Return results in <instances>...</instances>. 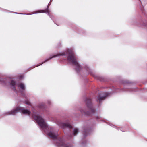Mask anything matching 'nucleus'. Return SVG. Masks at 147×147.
<instances>
[{"label":"nucleus","mask_w":147,"mask_h":147,"mask_svg":"<svg viewBox=\"0 0 147 147\" xmlns=\"http://www.w3.org/2000/svg\"><path fill=\"white\" fill-rule=\"evenodd\" d=\"M33 118L36 121L39 125L41 128L44 129L46 128L47 125L44 120L39 115H33Z\"/></svg>","instance_id":"1"},{"label":"nucleus","mask_w":147,"mask_h":147,"mask_svg":"<svg viewBox=\"0 0 147 147\" xmlns=\"http://www.w3.org/2000/svg\"><path fill=\"white\" fill-rule=\"evenodd\" d=\"M19 111L28 115H30V111L28 110L25 109L23 108L17 107L11 112H8L9 113L7 115H15Z\"/></svg>","instance_id":"2"},{"label":"nucleus","mask_w":147,"mask_h":147,"mask_svg":"<svg viewBox=\"0 0 147 147\" xmlns=\"http://www.w3.org/2000/svg\"><path fill=\"white\" fill-rule=\"evenodd\" d=\"M69 54L67 58L69 62L76 65L77 67H79V65L74 57L73 53L72 52H71L69 50Z\"/></svg>","instance_id":"3"},{"label":"nucleus","mask_w":147,"mask_h":147,"mask_svg":"<svg viewBox=\"0 0 147 147\" xmlns=\"http://www.w3.org/2000/svg\"><path fill=\"white\" fill-rule=\"evenodd\" d=\"M65 54L64 53V52H63V53H59V54H56V55H52V56H51V57H49L48 59H47L46 60H45L44 61V62L42 63L41 64H42L45 63V62H46L47 61H48L49 60L51 59L52 58H53L56 57H58V56H59V55H64ZM39 65L37 66H38Z\"/></svg>","instance_id":"4"},{"label":"nucleus","mask_w":147,"mask_h":147,"mask_svg":"<svg viewBox=\"0 0 147 147\" xmlns=\"http://www.w3.org/2000/svg\"><path fill=\"white\" fill-rule=\"evenodd\" d=\"M48 135L49 136L53 139H56L57 138V134H55L52 131H50L48 133Z\"/></svg>","instance_id":"5"},{"label":"nucleus","mask_w":147,"mask_h":147,"mask_svg":"<svg viewBox=\"0 0 147 147\" xmlns=\"http://www.w3.org/2000/svg\"><path fill=\"white\" fill-rule=\"evenodd\" d=\"M86 104H87V105L88 107H89L90 108H91V100L90 99H88V100H87V101H86Z\"/></svg>","instance_id":"6"},{"label":"nucleus","mask_w":147,"mask_h":147,"mask_svg":"<svg viewBox=\"0 0 147 147\" xmlns=\"http://www.w3.org/2000/svg\"><path fill=\"white\" fill-rule=\"evenodd\" d=\"M17 85L20 87L21 90H25V86L22 83H20L19 84Z\"/></svg>","instance_id":"7"},{"label":"nucleus","mask_w":147,"mask_h":147,"mask_svg":"<svg viewBox=\"0 0 147 147\" xmlns=\"http://www.w3.org/2000/svg\"><path fill=\"white\" fill-rule=\"evenodd\" d=\"M48 6L47 7V9L45 10H41L38 11L37 12L38 13H49V11L48 10Z\"/></svg>","instance_id":"8"},{"label":"nucleus","mask_w":147,"mask_h":147,"mask_svg":"<svg viewBox=\"0 0 147 147\" xmlns=\"http://www.w3.org/2000/svg\"><path fill=\"white\" fill-rule=\"evenodd\" d=\"M10 85L13 88L15 87V86L16 85L15 82L13 80H11V83L10 84Z\"/></svg>","instance_id":"9"},{"label":"nucleus","mask_w":147,"mask_h":147,"mask_svg":"<svg viewBox=\"0 0 147 147\" xmlns=\"http://www.w3.org/2000/svg\"><path fill=\"white\" fill-rule=\"evenodd\" d=\"M63 125L65 127L69 128H71L72 127L68 123H65L63 124Z\"/></svg>","instance_id":"10"},{"label":"nucleus","mask_w":147,"mask_h":147,"mask_svg":"<svg viewBox=\"0 0 147 147\" xmlns=\"http://www.w3.org/2000/svg\"><path fill=\"white\" fill-rule=\"evenodd\" d=\"M142 4H143V5H145L147 3V0H142V1H140Z\"/></svg>","instance_id":"11"},{"label":"nucleus","mask_w":147,"mask_h":147,"mask_svg":"<svg viewBox=\"0 0 147 147\" xmlns=\"http://www.w3.org/2000/svg\"><path fill=\"white\" fill-rule=\"evenodd\" d=\"M80 111L82 114H87L86 112L84 111V109H80Z\"/></svg>","instance_id":"12"},{"label":"nucleus","mask_w":147,"mask_h":147,"mask_svg":"<svg viewBox=\"0 0 147 147\" xmlns=\"http://www.w3.org/2000/svg\"><path fill=\"white\" fill-rule=\"evenodd\" d=\"M78 132V130L77 129H75L74 130V134L75 135H76Z\"/></svg>","instance_id":"13"},{"label":"nucleus","mask_w":147,"mask_h":147,"mask_svg":"<svg viewBox=\"0 0 147 147\" xmlns=\"http://www.w3.org/2000/svg\"><path fill=\"white\" fill-rule=\"evenodd\" d=\"M104 98H105V97H100V96H98V99L100 101L101 100H102L104 99Z\"/></svg>","instance_id":"14"},{"label":"nucleus","mask_w":147,"mask_h":147,"mask_svg":"<svg viewBox=\"0 0 147 147\" xmlns=\"http://www.w3.org/2000/svg\"><path fill=\"white\" fill-rule=\"evenodd\" d=\"M25 103L28 105H30V103L29 102V101H28L26 102Z\"/></svg>","instance_id":"15"},{"label":"nucleus","mask_w":147,"mask_h":147,"mask_svg":"<svg viewBox=\"0 0 147 147\" xmlns=\"http://www.w3.org/2000/svg\"><path fill=\"white\" fill-rule=\"evenodd\" d=\"M144 26H146V24H144Z\"/></svg>","instance_id":"16"},{"label":"nucleus","mask_w":147,"mask_h":147,"mask_svg":"<svg viewBox=\"0 0 147 147\" xmlns=\"http://www.w3.org/2000/svg\"><path fill=\"white\" fill-rule=\"evenodd\" d=\"M94 111H92V112H94Z\"/></svg>","instance_id":"17"},{"label":"nucleus","mask_w":147,"mask_h":147,"mask_svg":"<svg viewBox=\"0 0 147 147\" xmlns=\"http://www.w3.org/2000/svg\"><path fill=\"white\" fill-rule=\"evenodd\" d=\"M98 80H101L100 79H98Z\"/></svg>","instance_id":"18"},{"label":"nucleus","mask_w":147,"mask_h":147,"mask_svg":"<svg viewBox=\"0 0 147 147\" xmlns=\"http://www.w3.org/2000/svg\"><path fill=\"white\" fill-rule=\"evenodd\" d=\"M85 132V133H87V132H86V131Z\"/></svg>","instance_id":"19"},{"label":"nucleus","mask_w":147,"mask_h":147,"mask_svg":"<svg viewBox=\"0 0 147 147\" xmlns=\"http://www.w3.org/2000/svg\"><path fill=\"white\" fill-rule=\"evenodd\" d=\"M141 9L142 11H143L142 9Z\"/></svg>","instance_id":"20"}]
</instances>
